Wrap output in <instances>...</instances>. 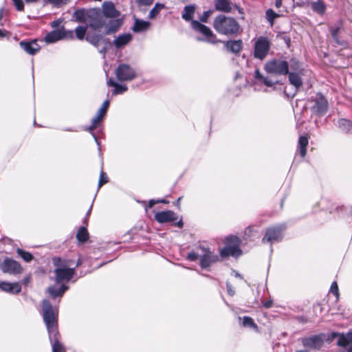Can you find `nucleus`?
<instances>
[{
    "label": "nucleus",
    "mask_w": 352,
    "mask_h": 352,
    "mask_svg": "<svg viewBox=\"0 0 352 352\" xmlns=\"http://www.w3.org/2000/svg\"><path fill=\"white\" fill-rule=\"evenodd\" d=\"M42 307L43 320L48 331L52 352H65L64 347L58 341L60 335L57 327V313L48 300H43Z\"/></svg>",
    "instance_id": "1"
},
{
    "label": "nucleus",
    "mask_w": 352,
    "mask_h": 352,
    "mask_svg": "<svg viewBox=\"0 0 352 352\" xmlns=\"http://www.w3.org/2000/svg\"><path fill=\"white\" fill-rule=\"evenodd\" d=\"M195 11V7L194 6H186L184 8L182 17L187 21H191V26L192 29L201 33L205 36V38H197V41H206L210 43H218L219 41L217 38L216 35L208 27L201 23L198 21L192 20Z\"/></svg>",
    "instance_id": "2"
},
{
    "label": "nucleus",
    "mask_w": 352,
    "mask_h": 352,
    "mask_svg": "<svg viewBox=\"0 0 352 352\" xmlns=\"http://www.w3.org/2000/svg\"><path fill=\"white\" fill-rule=\"evenodd\" d=\"M213 28L217 32L224 35H236L240 31V25L236 19L223 14L214 19Z\"/></svg>",
    "instance_id": "3"
},
{
    "label": "nucleus",
    "mask_w": 352,
    "mask_h": 352,
    "mask_svg": "<svg viewBox=\"0 0 352 352\" xmlns=\"http://www.w3.org/2000/svg\"><path fill=\"white\" fill-rule=\"evenodd\" d=\"M53 263L56 266L54 270L56 283L65 285L72 279L75 274L74 268L69 267L70 261L63 260L60 258H54Z\"/></svg>",
    "instance_id": "4"
},
{
    "label": "nucleus",
    "mask_w": 352,
    "mask_h": 352,
    "mask_svg": "<svg viewBox=\"0 0 352 352\" xmlns=\"http://www.w3.org/2000/svg\"><path fill=\"white\" fill-rule=\"evenodd\" d=\"M226 247L223 248L220 254L222 257L229 256H239L241 254V250L239 248L240 239L235 236H229L225 239Z\"/></svg>",
    "instance_id": "5"
},
{
    "label": "nucleus",
    "mask_w": 352,
    "mask_h": 352,
    "mask_svg": "<svg viewBox=\"0 0 352 352\" xmlns=\"http://www.w3.org/2000/svg\"><path fill=\"white\" fill-rule=\"evenodd\" d=\"M265 69L269 74L287 75L288 74L289 65L285 60H272L265 64Z\"/></svg>",
    "instance_id": "6"
},
{
    "label": "nucleus",
    "mask_w": 352,
    "mask_h": 352,
    "mask_svg": "<svg viewBox=\"0 0 352 352\" xmlns=\"http://www.w3.org/2000/svg\"><path fill=\"white\" fill-rule=\"evenodd\" d=\"M270 47V43L268 39L265 37L260 36L254 43V57L260 60L264 59L267 55Z\"/></svg>",
    "instance_id": "7"
},
{
    "label": "nucleus",
    "mask_w": 352,
    "mask_h": 352,
    "mask_svg": "<svg viewBox=\"0 0 352 352\" xmlns=\"http://www.w3.org/2000/svg\"><path fill=\"white\" fill-rule=\"evenodd\" d=\"M86 40L96 48H98L99 52L103 54V57H104L106 51L111 45V43L109 42V39L104 38L100 34H88L86 36Z\"/></svg>",
    "instance_id": "8"
},
{
    "label": "nucleus",
    "mask_w": 352,
    "mask_h": 352,
    "mask_svg": "<svg viewBox=\"0 0 352 352\" xmlns=\"http://www.w3.org/2000/svg\"><path fill=\"white\" fill-rule=\"evenodd\" d=\"M88 23L89 26L94 30L100 29L105 25L104 17L100 9H89Z\"/></svg>",
    "instance_id": "9"
},
{
    "label": "nucleus",
    "mask_w": 352,
    "mask_h": 352,
    "mask_svg": "<svg viewBox=\"0 0 352 352\" xmlns=\"http://www.w3.org/2000/svg\"><path fill=\"white\" fill-rule=\"evenodd\" d=\"M116 76L120 81H130L135 78L136 73L130 65L121 64L116 69Z\"/></svg>",
    "instance_id": "10"
},
{
    "label": "nucleus",
    "mask_w": 352,
    "mask_h": 352,
    "mask_svg": "<svg viewBox=\"0 0 352 352\" xmlns=\"http://www.w3.org/2000/svg\"><path fill=\"white\" fill-rule=\"evenodd\" d=\"M285 229V226H279L276 227L270 228L266 232L262 239L263 243L270 242L271 243L279 241L283 238V232Z\"/></svg>",
    "instance_id": "11"
},
{
    "label": "nucleus",
    "mask_w": 352,
    "mask_h": 352,
    "mask_svg": "<svg viewBox=\"0 0 352 352\" xmlns=\"http://www.w3.org/2000/svg\"><path fill=\"white\" fill-rule=\"evenodd\" d=\"M72 37L73 31H66L63 28H62L47 33L45 37V41L48 43H52L65 38Z\"/></svg>",
    "instance_id": "12"
},
{
    "label": "nucleus",
    "mask_w": 352,
    "mask_h": 352,
    "mask_svg": "<svg viewBox=\"0 0 352 352\" xmlns=\"http://www.w3.org/2000/svg\"><path fill=\"white\" fill-rule=\"evenodd\" d=\"M200 250L202 252V254L200 255V266L201 268L209 267L219 260V256L208 249L200 247Z\"/></svg>",
    "instance_id": "13"
},
{
    "label": "nucleus",
    "mask_w": 352,
    "mask_h": 352,
    "mask_svg": "<svg viewBox=\"0 0 352 352\" xmlns=\"http://www.w3.org/2000/svg\"><path fill=\"white\" fill-rule=\"evenodd\" d=\"M1 269L3 272H7L12 274H20L22 271V267L17 261L7 258L4 260L1 265Z\"/></svg>",
    "instance_id": "14"
},
{
    "label": "nucleus",
    "mask_w": 352,
    "mask_h": 352,
    "mask_svg": "<svg viewBox=\"0 0 352 352\" xmlns=\"http://www.w3.org/2000/svg\"><path fill=\"white\" fill-rule=\"evenodd\" d=\"M313 111L319 115L324 114L328 109L327 99L321 94H317L315 98V104L312 107Z\"/></svg>",
    "instance_id": "15"
},
{
    "label": "nucleus",
    "mask_w": 352,
    "mask_h": 352,
    "mask_svg": "<svg viewBox=\"0 0 352 352\" xmlns=\"http://www.w3.org/2000/svg\"><path fill=\"white\" fill-rule=\"evenodd\" d=\"M302 344L305 347L311 349H319L323 344V340L320 336H313L302 339Z\"/></svg>",
    "instance_id": "16"
},
{
    "label": "nucleus",
    "mask_w": 352,
    "mask_h": 352,
    "mask_svg": "<svg viewBox=\"0 0 352 352\" xmlns=\"http://www.w3.org/2000/svg\"><path fill=\"white\" fill-rule=\"evenodd\" d=\"M19 45L30 55H34L41 50V47L36 40L22 41L19 43Z\"/></svg>",
    "instance_id": "17"
},
{
    "label": "nucleus",
    "mask_w": 352,
    "mask_h": 352,
    "mask_svg": "<svg viewBox=\"0 0 352 352\" xmlns=\"http://www.w3.org/2000/svg\"><path fill=\"white\" fill-rule=\"evenodd\" d=\"M102 15L107 18H116L120 16V12L115 8L114 4L111 1H104L102 6Z\"/></svg>",
    "instance_id": "18"
},
{
    "label": "nucleus",
    "mask_w": 352,
    "mask_h": 352,
    "mask_svg": "<svg viewBox=\"0 0 352 352\" xmlns=\"http://www.w3.org/2000/svg\"><path fill=\"white\" fill-rule=\"evenodd\" d=\"M177 218L175 213L171 210L159 212L155 214V219L160 223L172 222Z\"/></svg>",
    "instance_id": "19"
},
{
    "label": "nucleus",
    "mask_w": 352,
    "mask_h": 352,
    "mask_svg": "<svg viewBox=\"0 0 352 352\" xmlns=\"http://www.w3.org/2000/svg\"><path fill=\"white\" fill-rule=\"evenodd\" d=\"M332 337H338L337 344L342 347H346L352 344V330L344 333H333Z\"/></svg>",
    "instance_id": "20"
},
{
    "label": "nucleus",
    "mask_w": 352,
    "mask_h": 352,
    "mask_svg": "<svg viewBox=\"0 0 352 352\" xmlns=\"http://www.w3.org/2000/svg\"><path fill=\"white\" fill-rule=\"evenodd\" d=\"M0 289L12 294H19L21 291V287L19 283L1 282Z\"/></svg>",
    "instance_id": "21"
},
{
    "label": "nucleus",
    "mask_w": 352,
    "mask_h": 352,
    "mask_svg": "<svg viewBox=\"0 0 352 352\" xmlns=\"http://www.w3.org/2000/svg\"><path fill=\"white\" fill-rule=\"evenodd\" d=\"M132 38L133 36L130 33L122 34L116 38L113 43L116 48L119 49L129 43Z\"/></svg>",
    "instance_id": "22"
},
{
    "label": "nucleus",
    "mask_w": 352,
    "mask_h": 352,
    "mask_svg": "<svg viewBox=\"0 0 352 352\" xmlns=\"http://www.w3.org/2000/svg\"><path fill=\"white\" fill-rule=\"evenodd\" d=\"M89 10L84 8L76 10L73 14L75 21L78 23H88Z\"/></svg>",
    "instance_id": "23"
},
{
    "label": "nucleus",
    "mask_w": 352,
    "mask_h": 352,
    "mask_svg": "<svg viewBox=\"0 0 352 352\" xmlns=\"http://www.w3.org/2000/svg\"><path fill=\"white\" fill-rule=\"evenodd\" d=\"M214 5L217 11L229 13L232 10L230 0H214Z\"/></svg>",
    "instance_id": "24"
},
{
    "label": "nucleus",
    "mask_w": 352,
    "mask_h": 352,
    "mask_svg": "<svg viewBox=\"0 0 352 352\" xmlns=\"http://www.w3.org/2000/svg\"><path fill=\"white\" fill-rule=\"evenodd\" d=\"M151 25L150 22L135 19L134 25L132 28V30L134 32H140L147 30Z\"/></svg>",
    "instance_id": "25"
},
{
    "label": "nucleus",
    "mask_w": 352,
    "mask_h": 352,
    "mask_svg": "<svg viewBox=\"0 0 352 352\" xmlns=\"http://www.w3.org/2000/svg\"><path fill=\"white\" fill-rule=\"evenodd\" d=\"M242 45L241 40L227 41L225 44L226 50L234 54L239 53L241 50Z\"/></svg>",
    "instance_id": "26"
},
{
    "label": "nucleus",
    "mask_w": 352,
    "mask_h": 352,
    "mask_svg": "<svg viewBox=\"0 0 352 352\" xmlns=\"http://www.w3.org/2000/svg\"><path fill=\"white\" fill-rule=\"evenodd\" d=\"M342 30V24L340 21L336 23L329 28L333 40L339 45L342 43L339 40V34Z\"/></svg>",
    "instance_id": "27"
},
{
    "label": "nucleus",
    "mask_w": 352,
    "mask_h": 352,
    "mask_svg": "<svg viewBox=\"0 0 352 352\" xmlns=\"http://www.w3.org/2000/svg\"><path fill=\"white\" fill-rule=\"evenodd\" d=\"M68 289V287L63 284L60 287H58L56 285L51 286L48 287V292L50 296L53 298H56L58 296H61L64 294V292Z\"/></svg>",
    "instance_id": "28"
},
{
    "label": "nucleus",
    "mask_w": 352,
    "mask_h": 352,
    "mask_svg": "<svg viewBox=\"0 0 352 352\" xmlns=\"http://www.w3.org/2000/svg\"><path fill=\"white\" fill-rule=\"evenodd\" d=\"M107 85L109 87H113L115 88L113 92V95L122 94L126 91L128 89L126 85H120L116 82L112 78H109L107 80Z\"/></svg>",
    "instance_id": "29"
},
{
    "label": "nucleus",
    "mask_w": 352,
    "mask_h": 352,
    "mask_svg": "<svg viewBox=\"0 0 352 352\" xmlns=\"http://www.w3.org/2000/svg\"><path fill=\"white\" fill-rule=\"evenodd\" d=\"M104 116L102 115H100L97 112L96 116L92 119L91 124L86 129L93 135L96 140V137L94 133V131L99 126Z\"/></svg>",
    "instance_id": "30"
},
{
    "label": "nucleus",
    "mask_w": 352,
    "mask_h": 352,
    "mask_svg": "<svg viewBox=\"0 0 352 352\" xmlns=\"http://www.w3.org/2000/svg\"><path fill=\"white\" fill-rule=\"evenodd\" d=\"M312 10L320 15H322L326 11V5L322 0H318L311 3Z\"/></svg>",
    "instance_id": "31"
},
{
    "label": "nucleus",
    "mask_w": 352,
    "mask_h": 352,
    "mask_svg": "<svg viewBox=\"0 0 352 352\" xmlns=\"http://www.w3.org/2000/svg\"><path fill=\"white\" fill-rule=\"evenodd\" d=\"M122 21L120 19L111 20L106 30V34H109L116 32L122 25Z\"/></svg>",
    "instance_id": "32"
},
{
    "label": "nucleus",
    "mask_w": 352,
    "mask_h": 352,
    "mask_svg": "<svg viewBox=\"0 0 352 352\" xmlns=\"http://www.w3.org/2000/svg\"><path fill=\"white\" fill-rule=\"evenodd\" d=\"M338 126L340 129L344 133H352V122L346 119H340L338 121Z\"/></svg>",
    "instance_id": "33"
},
{
    "label": "nucleus",
    "mask_w": 352,
    "mask_h": 352,
    "mask_svg": "<svg viewBox=\"0 0 352 352\" xmlns=\"http://www.w3.org/2000/svg\"><path fill=\"white\" fill-rule=\"evenodd\" d=\"M287 74H289V80L290 83L293 85L296 88H298L302 86V81L298 74L294 72H288Z\"/></svg>",
    "instance_id": "34"
},
{
    "label": "nucleus",
    "mask_w": 352,
    "mask_h": 352,
    "mask_svg": "<svg viewBox=\"0 0 352 352\" xmlns=\"http://www.w3.org/2000/svg\"><path fill=\"white\" fill-rule=\"evenodd\" d=\"M308 145V138L306 136H300L298 140V147L300 155L304 157L307 153V146Z\"/></svg>",
    "instance_id": "35"
},
{
    "label": "nucleus",
    "mask_w": 352,
    "mask_h": 352,
    "mask_svg": "<svg viewBox=\"0 0 352 352\" xmlns=\"http://www.w3.org/2000/svg\"><path fill=\"white\" fill-rule=\"evenodd\" d=\"M41 0H24V1L27 4H35L40 1ZM14 5L16 9L18 11H23L24 10V2L23 0H12Z\"/></svg>",
    "instance_id": "36"
},
{
    "label": "nucleus",
    "mask_w": 352,
    "mask_h": 352,
    "mask_svg": "<svg viewBox=\"0 0 352 352\" xmlns=\"http://www.w3.org/2000/svg\"><path fill=\"white\" fill-rule=\"evenodd\" d=\"M165 8V5L163 3H156L155 6L150 10L148 14V18L153 19L155 18L160 11Z\"/></svg>",
    "instance_id": "37"
},
{
    "label": "nucleus",
    "mask_w": 352,
    "mask_h": 352,
    "mask_svg": "<svg viewBox=\"0 0 352 352\" xmlns=\"http://www.w3.org/2000/svg\"><path fill=\"white\" fill-rule=\"evenodd\" d=\"M76 238L81 243H84L87 241L89 239V233L85 227L82 226L80 228L76 234Z\"/></svg>",
    "instance_id": "38"
},
{
    "label": "nucleus",
    "mask_w": 352,
    "mask_h": 352,
    "mask_svg": "<svg viewBox=\"0 0 352 352\" xmlns=\"http://www.w3.org/2000/svg\"><path fill=\"white\" fill-rule=\"evenodd\" d=\"M87 30V26L79 25V26L76 27L75 29L76 37L79 40H82L85 36Z\"/></svg>",
    "instance_id": "39"
},
{
    "label": "nucleus",
    "mask_w": 352,
    "mask_h": 352,
    "mask_svg": "<svg viewBox=\"0 0 352 352\" xmlns=\"http://www.w3.org/2000/svg\"><path fill=\"white\" fill-rule=\"evenodd\" d=\"M16 252L25 261L30 262L32 260L33 256L28 252H25L21 248L16 250Z\"/></svg>",
    "instance_id": "40"
},
{
    "label": "nucleus",
    "mask_w": 352,
    "mask_h": 352,
    "mask_svg": "<svg viewBox=\"0 0 352 352\" xmlns=\"http://www.w3.org/2000/svg\"><path fill=\"white\" fill-rule=\"evenodd\" d=\"M243 325L245 327H250L256 329V324L254 323L253 319L249 316H244L243 318Z\"/></svg>",
    "instance_id": "41"
},
{
    "label": "nucleus",
    "mask_w": 352,
    "mask_h": 352,
    "mask_svg": "<svg viewBox=\"0 0 352 352\" xmlns=\"http://www.w3.org/2000/svg\"><path fill=\"white\" fill-rule=\"evenodd\" d=\"M46 1L55 7H60L62 5H66L69 2V0H46Z\"/></svg>",
    "instance_id": "42"
},
{
    "label": "nucleus",
    "mask_w": 352,
    "mask_h": 352,
    "mask_svg": "<svg viewBox=\"0 0 352 352\" xmlns=\"http://www.w3.org/2000/svg\"><path fill=\"white\" fill-rule=\"evenodd\" d=\"M278 16V15L276 14L272 9H268L266 11V18L271 23H272L274 19H276Z\"/></svg>",
    "instance_id": "43"
},
{
    "label": "nucleus",
    "mask_w": 352,
    "mask_h": 352,
    "mask_svg": "<svg viewBox=\"0 0 352 352\" xmlns=\"http://www.w3.org/2000/svg\"><path fill=\"white\" fill-rule=\"evenodd\" d=\"M213 13V10H208L203 12L202 15L199 17V20L203 23H206L208 18Z\"/></svg>",
    "instance_id": "44"
},
{
    "label": "nucleus",
    "mask_w": 352,
    "mask_h": 352,
    "mask_svg": "<svg viewBox=\"0 0 352 352\" xmlns=\"http://www.w3.org/2000/svg\"><path fill=\"white\" fill-rule=\"evenodd\" d=\"M108 182V177L106 176L105 173L103 171L100 172V179L98 181V188H100L104 184Z\"/></svg>",
    "instance_id": "45"
},
{
    "label": "nucleus",
    "mask_w": 352,
    "mask_h": 352,
    "mask_svg": "<svg viewBox=\"0 0 352 352\" xmlns=\"http://www.w3.org/2000/svg\"><path fill=\"white\" fill-rule=\"evenodd\" d=\"M109 102L108 100H105L103 102V104L101 106V107L98 109V113H99V114L102 115L103 116H104L106 113H107V109L109 107Z\"/></svg>",
    "instance_id": "46"
},
{
    "label": "nucleus",
    "mask_w": 352,
    "mask_h": 352,
    "mask_svg": "<svg viewBox=\"0 0 352 352\" xmlns=\"http://www.w3.org/2000/svg\"><path fill=\"white\" fill-rule=\"evenodd\" d=\"M154 0H135V3L139 6H149L153 4Z\"/></svg>",
    "instance_id": "47"
},
{
    "label": "nucleus",
    "mask_w": 352,
    "mask_h": 352,
    "mask_svg": "<svg viewBox=\"0 0 352 352\" xmlns=\"http://www.w3.org/2000/svg\"><path fill=\"white\" fill-rule=\"evenodd\" d=\"M331 292L335 295L336 298H338V296H339L338 286L336 281L333 282L331 284Z\"/></svg>",
    "instance_id": "48"
},
{
    "label": "nucleus",
    "mask_w": 352,
    "mask_h": 352,
    "mask_svg": "<svg viewBox=\"0 0 352 352\" xmlns=\"http://www.w3.org/2000/svg\"><path fill=\"white\" fill-rule=\"evenodd\" d=\"M199 258H200V255H199L198 254H197L194 252L188 253V254L187 256V258L190 261H195L197 259H198Z\"/></svg>",
    "instance_id": "49"
},
{
    "label": "nucleus",
    "mask_w": 352,
    "mask_h": 352,
    "mask_svg": "<svg viewBox=\"0 0 352 352\" xmlns=\"http://www.w3.org/2000/svg\"><path fill=\"white\" fill-rule=\"evenodd\" d=\"M299 63L297 60H292L290 63V67L294 70H297L299 67Z\"/></svg>",
    "instance_id": "50"
},
{
    "label": "nucleus",
    "mask_w": 352,
    "mask_h": 352,
    "mask_svg": "<svg viewBox=\"0 0 352 352\" xmlns=\"http://www.w3.org/2000/svg\"><path fill=\"white\" fill-rule=\"evenodd\" d=\"M263 82L267 87H272L274 85V82H273L272 80H270L267 78H263Z\"/></svg>",
    "instance_id": "51"
},
{
    "label": "nucleus",
    "mask_w": 352,
    "mask_h": 352,
    "mask_svg": "<svg viewBox=\"0 0 352 352\" xmlns=\"http://www.w3.org/2000/svg\"><path fill=\"white\" fill-rule=\"evenodd\" d=\"M226 287L228 294L233 296L234 294V290L232 288L231 285L228 283L226 284Z\"/></svg>",
    "instance_id": "52"
},
{
    "label": "nucleus",
    "mask_w": 352,
    "mask_h": 352,
    "mask_svg": "<svg viewBox=\"0 0 352 352\" xmlns=\"http://www.w3.org/2000/svg\"><path fill=\"white\" fill-rule=\"evenodd\" d=\"M62 21H63L61 19H57V20L53 21L51 23V26L52 28H56L62 23Z\"/></svg>",
    "instance_id": "53"
},
{
    "label": "nucleus",
    "mask_w": 352,
    "mask_h": 352,
    "mask_svg": "<svg viewBox=\"0 0 352 352\" xmlns=\"http://www.w3.org/2000/svg\"><path fill=\"white\" fill-rule=\"evenodd\" d=\"M156 204H158V201L157 200L151 199L148 202V207L149 208H151Z\"/></svg>",
    "instance_id": "54"
},
{
    "label": "nucleus",
    "mask_w": 352,
    "mask_h": 352,
    "mask_svg": "<svg viewBox=\"0 0 352 352\" xmlns=\"http://www.w3.org/2000/svg\"><path fill=\"white\" fill-rule=\"evenodd\" d=\"M272 305V302L269 300V301H266L264 304H263V306L265 307V308H270L271 307Z\"/></svg>",
    "instance_id": "55"
},
{
    "label": "nucleus",
    "mask_w": 352,
    "mask_h": 352,
    "mask_svg": "<svg viewBox=\"0 0 352 352\" xmlns=\"http://www.w3.org/2000/svg\"><path fill=\"white\" fill-rule=\"evenodd\" d=\"M255 78L256 79L263 78V76L258 70H256V72H255Z\"/></svg>",
    "instance_id": "56"
},
{
    "label": "nucleus",
    "mask_w": 352,
    "mask_h": 352,
    "mask_svg": "<svg viewBox=\"0 0 352 352\" xmlns=\"http://www.w3.org/2000/svg\"><path fill=\"white\" fill-rule=\"evenodd\" d=\"M282 6V0H276L275 6L279 8Z\"/></svg>",
    "instance_id": "57"
},
{
    "label": "nucleus",
    "mask_w": 352,
    "mask_h": 352,
    "mask_svg": "<svg viewBox=\"0 0 352 352\" xmlns=\"http://www.w3.org/2000/svg\"><path fill=\"white\" fill-rule=\"evenodd\" d=\"M6 31L0 29V36L3 37L6 35Z\"/></svg>",
    "instance_id": "58"
},
{
    "label": "nucleus",
    "mask_w": 352,
    "mask_h": 352,
    "mask_svg": "<svg viewBox=\"0 0 352 352\" xmlns=\"http://www.w3.org/2000/svg\"><path fill=\"white\" fill-rule=\"evenodd\" d=\"M176 226H178L179 228H182L183 226V222L182 220L179 221L177 223H176Z\"/></svg>",
    "instance_id": "59"
},
{
    "label": "nucleus",
    "mask_w": 352,
    "mask_h": 352,
    "mask_svg": "<svg viewBox=\"0 0 352 352\" xmlns=\"http://www.w3.org/2000/svg\"><path fill=\"white\" fill-rule=\"evenodd\" d=\"M158 201V203H163V204H167L168 201L166 199H161V200H157Z\"/></svg>",
    "instance_id": "60"
},
{
    "label": "nucleus",
    "mask_w": 352,
    "mask_h": 352,
    "mask_svg": "<svg viewBox=\"0 0 352 352\" xmlns=\"http://www.w3.org/2000/svg\"><path fill=\"white\" fill-rule=\"evenodd\" d=\"M29 281H30V278H29V277H26V278H24V280H23V283H24V284L28 283Z\"/></svg>",
    "instance_id": "61"
},
{
    "label": "nucleus",
    "mask_w": 352,
    "mask_h": 352,
    "mask_svg": "<svg viewBox=\"0 0 352 352\" xmlns=\"http://www.w3.org/2000/svg\"><path fill=\"white\" fill-rule=\"evenodd\" d=\"M296 352H309V351L307 350H300V351H297Z\"/></svg>",
    "instance_id": "62"
},
{
    "label": "nucleus",
    "mask_w": 352,
    "mask_h": 352,
    "mask_svg": "<svg viewBox=\"0 0 352 352\" xmlns=\"http://www.w3.org/2000/svg\"><path fill=\"white\" fill-rule=\"evenodd\" d=\"M348 352H352V346L349 348Z\"/></svg>",
    "instance_id": "63"
},
{
    "label": "nucleus",
    "mask_w": 352,
    "mask_h": 352,
    "mask_svg": "<svg viewBox=\"0 0 352 352\" xmlns=\"http://www.w3.org/2000/svg\"><path fill=\"white\" fill-rule=\"evenodd\" d=\"M180 200H181V197H179L178 199L177 200V204H179Z\"/></svg>",
    "instance_id": "64"
}]
</instances>
